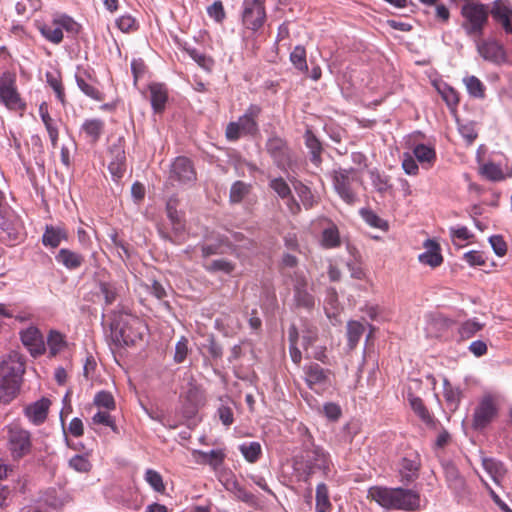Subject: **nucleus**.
I'll list each match as a JSON object with an SVG mask.
<instances>
[{
  "instance_id": "nucleus-1",
  "label": "nucleus",
  "mask_w": 512,
  "mask_h": 512,
  "mask_svg": "<svg viewBox=\"0 0 512 512\" xmlns=\"http://www.w3.org/2000/svg\"><path fill=\"white\" fill-rule=\"evenodd\" d=\"M368 497L385 510L410 512L420 509L421 506L418 492L401 487L373 486L368 490Z\"/></svg>"
},
{
  "instance_id": "nucleus-2",
  "label": "nucleus",
  "mask_w": 512,
  "mask_h": 512,
  "mask_svg": "<svg viewBox=\"0 0 512 512\" xmlns=\"http://www.w3.org/2000/svg\"><path fill=\"white\" fill-rule=\"evenodd\" d=\"M111 338L118 346H134L142 342L148 327L139 317L126 311L113 313Z\"/></svg>"
},
{
  "instance_id": "nucleus-3",
  "label": "nucleus",
  "mask_w": 512,
  "mask_h": 512,
  "mask_svg": "<svg viewBox=\"0 0 512 512\" xmlns=\"http://www.w3.org/2000/svg\"><path fill=\"white\" fill-rule=\"evenodd\" d=\"M25 373V360L13 351L0 362V404H9L20 392Z\"/></svg>"
},
{
  "instance_id": "nucleus-4",
  "label": "nucleus",
  "mask_w": 512,
  "mask_h": 512,
  "mask_svg": "<svg viewBox=\"0 0 512 512\" xmlns=\"http://www.w3.org/2000/svg\"><path fill=\"white\" fill-rule=\"evenodd\" d=\"M461 15L464 18L462 27L466 33L481 36L488 21V7L479 2H468L462 6Z\"/></svg>"
},
{
  "instance_id": "nucleus-5",
  "label": "nucleus",
  "mask_w": 512,
  "mask_h": 512,
  "mask_svg": "<svg viewBox=\"0 0 512 512\" xmlns=\"http://www.w3.org/2000/svg\"><path fill=\"white\" fill-rule=\"evenodd\" d=\"M261 113L258 105L252 104L248 107L245 114L239 117L238 121L230 122L226 128V137L228 140L235 141L244 135H255L258 132L256 119Z\"/></svg>"
},
{
  "instance_id": "nucleus-6",
  "label": "nucleus",
  "mask_w": 512,
  "mask_h": 512,
  "mask_svg": "<svg viewBox=\"0 0 512 512\" xmlns=\"http://www.w3.org/2000/svg\"><path fill=\"white\" fill-rule=\"evenodd\" d=\"M331 178L334 190L345 203L353 205L358 201L353 189V184L359 180L355 169L334 170Z\"/></svg>"
},
{
  "instance_id": "nucleus-7",
  "label": "nucleus",
  "mask_w": 512,
  "mask_h": 512,
  "mask_svg": "<svg viewBox=\"0 0 512 512\" xmlns=\"http://www.w3.org/2000/svg\"><path fill=\"white\" fill-rule=\"evenodd\" d=\"M7 448L14 460L22 459L32 451L31 433L18 426L7 427Z\"/></svg>"
},
{
  "instance_id": "nucleus-8",
  "label": "nucleus",
  "mask_w": 512,
  "mask_h": 512,
  "mask_svg": "<svg viewBox=\"0 0 512 512\" xmlns=\"http://www.w3.org/2000/svg\"><path fill=\"white\" fill-rule=\"evenodd\" d=\"M78 24L69 16L61 15L54 18L50 23L39 26L41 34L50 42L58 44L63 39V29L67 32L77 33Z\"/></svg>"
},
{
  "instance_id": "nucleus-9",
  "label": "nucleus",
  "mask_w": 512,
  "mask_h": 512,
  "mask_svg": "<svg viewBox=\"0 0 512 512\" xmlns=\"http://www.w3.org/2000/svg\"><path fill=\"white\" fill-rule=\"evenodd\" d=\"M24 236L23 226L19 218L10 212H5L0 217V241L14 245Z\"/></svg>"
},
{
  "instance_id": "nucleus-10",
  "label": "nucleus",
  "mask_w": 512,
  "mask_h": 512,
  "mask_svg": "<svg viewBox=\"0 0 512 512\" xmlns=\"http://www.w3.org/2000/svg\"><path fill=\"white\" fill-rule=\"evenodd\" d=\"M266 0H244L242 22L246 28L256 31L266 18L264 3Z\"/></svg>"
},
{
  "instance_id": "nucleus-11",
  "label": "nucleus",
  "mask_w": 512,
  "mask_h": 512,
  "mask_svg": "<svg viewBox=\"0 0 512 512\" xmlns=\"http://www.w3.org/2000/svg\"><path fill=\"white\" fill-rule=\"evenodd\" d=\"M0 102L12 110L25 106L17 92L15 77L7 72L0 75Z\"/></svg>"
},
{
  "instance_id": "nucleus-12",
  "label": "nucleus",
  "mask_w": 512,
  "mask_h": 512,
  "mask_svg": "<svg viewBox=\"0 0 512 512\" xmlns=\"http://www.w3.org/2000/svg\"><path fill=\"white\" fill-rule=\"evenodd\" d=\"M305 382L308 390H303L302 396L310 407L318 408L317 396L320 391V367L317 363L308 366Z\"/></svg>"
},
{
  "instance_id": "nucleus-13",
  "label": "nucleus",
  "mask_w": 512,
  "mask_h": 512,
  "mask_svg": "<svg viewBox=\"0 0 512 512\" xmlns=\"http://www.w3.org/2000/svg\"><path fill=\"white\" fill-rule=\"evenodd\" d=\"M497 415V406L490 396L484 397L478 404L473 415V427L482 429L486 427Z\"/></svg>"
},
{
  "instance_id": "nucleus-14",
  "label": "nucleus",
  "mask_w": 512,
  "mask_h": 512,
  "mask_svg": "<svg viewBox=\"0 0 512 512\" xmlns=\"http://www.w3.org/2000/svg\"><path fill=\"white\" fill-rule=\"evenodd\" d=\"M477 51L480 56L489 62L500 65L506 62L504 47L495 40H485L477 43Z\"/></svg>"
},
{
  "instance_id": "nucleus-15",
  "label": "nucleus",
  "mask_w": 512,
  "mask_h": 512,
  "mask_svg": "<svg viewBox=\"0 0 512 512\" xmlns=\"http://www.w3.org/2000/svg\"><path fill=\"white\" fill-rule=\"evenodd\" d=\"M424 252L418 255V261L422 265L437 268L443 263L441 246L435 239H426L423 242Z\"/></svg>"
},
{
  "instance_id": "nucleus-16",
  "label": "nucleus",
  "mask_w": 512,
  "mask_h": 512,
  "mask_svg": "<svg viewBox=\"0 0 512 512\" xmlns=\"http://www.w3.org/2000/svg\"><path fill=\"white\" fill-rule=\"evenodd\" d=\"M170 178L180 183H192L196 180V172L190 159L178 157L172 164Z\"/></svg>"
},
{
  "instance_id": "nucleus-17",
  "label": "nucleus",
  "mask_w": 512,
  "mask_h": 512,
  "mask_svg": "<svg viewBox=\"0 0 512 512\" xmlns=\"http://www.w3.org/2000/svg\"><path fill=\"white\" fill-rule=\"evenodd\" d=\"M491 15L495 21L501 24L506 33H512V5L508 0H495Z\"/></svg>"
},
{
  "instance_id": "nucleus-18",
  "label": "nucleus",
  "mask_w": 512,
  "mask_h": 512,
  "mask_svg": "<svg viewBox=\"0 0 512 512\" xmlns=\"http://www.w3.org/2000/svg\"><path fill=\"white\" fill-rule=\"evenodd\" d=\"M21 341L25 347L30 351L31 355L38 356L45 352V343L40 331L31 326L20 333Z\"/></svg>"
},
{
  "instance_id": "nucleus-19",
  "label": "nucleus",
  "mask_w": 512,
  "mask_h": 512,
  "mask_svg": "<svg viewBox=\"0 0 512 512\" xmlns=\"http://www.w3.org/2000/svg\"><path fill=\"white\" fill-rule=\"evenodd\" d=\"M343 242L338 226L331 220L322 219V248H337Z\"/></svg>"
},
{
  "instance_id": "nucleus-20",
  "label": "nucleus",
  "mask_w": 512,
  "mask_h": 512,
  "mask_svg": "<svg viewBox=\"0 0 512 512\" xmlns=\"http://www.w3.org/2000/svg\"><path fill=\"white\" fill-rule=\"evenodd\" d=\"M50 405L51 401L48 398L43 397L27 406L24 413L32 423L39 425L46 420Z\"/></svg>"
},
{
  "instance_id": "nucleus-21",
  "label": "nucleus",
  "mask_w": 512,
  "mask_h": 512,
  "mask_svg": "<svg viewBox=\"0 0 512 512\" xmlns=\"http://www.w3.org/2000/svg\"><path fill=\"white\" fill-rule=\"evenodd\" d=\"M267 150L279 167L285 168L290 164L289 151L281 139H270L267 143Z\"/></svg>"
},
{
  "instance_id": "nucleus-22",
  "label": "nucleus",
  "mask_w": 512,
  "mask_h": 512,
  "mask_svg": "<svg viewBox=\"0 0 512 512\" xmlns=\"http://www.w3.org/2000/svg\"><path fill=\"white\" fill-rule=\"evenodd\" d=\"M451 325V321L440 314H429L426 319V333L429 337H438Z\"/></svg>"
},
{
  "instance_id": "nucleus-23",
  "label": "nucleus",
  "mask_w": 512,
  "mask_h": 512,
  "mask_svg": "<svg viewBox=\"0 0 512 512\" xmlns=\"http://www.w3.org/2000/svg\"><path fill=\"white\" fill-rule=\"evenodd\" d=\"M482 466L496 485H500L502 483L506 475V469L502 462L494 458H483Z\"/></svg>"
},
{
  "instance_id": "nucleus-24",
  "label": "nucleus",
  "mask_w": 512,
  "mask_h": 512,
  "mask_svg": "<svg viewBox=\"0 0 512 512\" xmlns=\"http://www.w3.org/2000/svg\"><path fill=\"white\" fill-rule=\"evenodd\" d=\"M56 260L66 268L72 270L79 268L83 264L84 257L77 252L63 248L60 249L56 255Z\"/></svg>"
},
{
  "instance_id": "nucleus-25",
  "label": "nucleus",
  "mask_w": 512,
  "mask_h": 512,
  "mask_svg": "<svg viewBox=\"0 0 512 512\" xmlns=\"http://www.w3.org/2000/svg\"><path fill=\"white\" fill-rule=\"evenodd\" d=\"M104 121L101 119H87L81 126V131L90 139L91 143H96L104 131Z\"/></svg>"
},
{
  "instance_id": "nucleus-26",
  "label": "nucleus",
  "mask_w": 512,
  "mask_h": 512,
  "mask_svg": "<svg viewBox=\"0 0 512 512\" xmlns=\"http://www.w3.org/2000/svg\"><path fill=\"white\" fill-rule=\"evenodd\" d=\"M67 239V233L64 229L54 226H47L42 237L45 246L56 248L62 240Z\"/></svg>"
},
{
  "instance_id": "nucleus-27",
  "label": "nucleus",
  "mask_w": 512,
  "mask_h": 512,
  "mask_svg": "<svg viewBox=\"0 0 512 512\" xmlns=\"http://www.w3.org/2000/svg\"><path fill=\"white\" fill-rule=\"evenodd\" d=\"M252 191V185L244 181H236L232 184L229 192V201L231 204L241 203Z\"/></svg>"
},
{
  "instance_id": "nucleus-28",
  "label": "nucleus",
  "mask_w": 512,
  "mask_h": 512,
  "mask_svg": "<svg viewBox=\"0 0 512 512\" xmlns=\"http://www.w3.org/2000/svg\"><path fill=\"white\" fill-rule=\"evenodd\" d=\"M150 94H151V105L155 112H161L167 101V89L162 84H151L150 85Z\"/></svg>"
},
{
  "instance_id": "nucleus-29",
  "label": "nucleus",
  "mask_w": 512,
  "mask_h": 512,
  "mask_svg": "<svg viewBox=\"0 0 512 512\" xmlns=\"http://www.w3.org/2000/svg\"><path fill=\"white\" fill-rule=\"evenodd\" d=\"M480 174L489 181L498 182L506 178L500 165L486 162L480 166Z\"/></svg>"
},
{
  "instance_id": "nucleus-30",
  "label": "nucleus",
  "mask_w": 512,
  "mask_h": 512,
  "mask_svg": "<svg viewBox=\"0 0 512 512\" xmlns=\"http://www.w3.org/2000/svg\"><path fill=\"white\" fill-rule=\"evenodd\" d=\"M369 178L375 190L381 194L389 192L392 188L389 177L379 172L377 169L369 171Z\"/></svg>"
},
{
  "instance_id": "nucleus-31",
  "label": "nucleus",
  "mask_w": 512,
  "mask_h": 512,
  "mask_svg": "<svg viewBox=\"0 0 512 512\" xmlns=\"http://www.w3.org/2000/svg\"><path fill=\"white\" fill-rule=\"evenodd\" d=\"M224 485L225 488L232 492L239 500L246 503L253 501L254 496L242 488L233 476L227 478Z\"/></svg>"
},
{
  "instance_id": "nucleus-32",
  "label": "nucleus",
  "mask_w": 512,
  "mask_h": 512,
  "mask_svg": "<svg viewBox=\"0 0 512 512\" xmlns=\"http://www.w3.org/2000/svg\"><path fill=\"white\" fill-rule=\"evenodd\" d=\"M186 398L189 403L187 406H185L183 413L185 417L190 418L196 414L197 409L199 405L202 404L203 399L200 392L195 387L189 389Z\"/></svg>"
},
{
  "instance_id": "nucleus-33",
  "label": "nucleus",
  "mask_w": 512,
  "mask_h": 512,
  "mask_svg": "<svg viewBox=\"0 0 512 512\" xmlns=\"http://www.w3.org/2000/svg\"><path fill=\"white\" fill-rule=\"evenodd\" d=\"M413 154L420 163L428 164L429 166H431L436 159L435 150L431 146L425 144L416 145L413 150Z\"/></svg>"
},
{
  "instance_id": "nucleus-34",
  "label": "nucleus",
  "mask_w": 512,
  "mask_h": 512,
  "mask_svg": "<svg viewBox=\"0 0 512 512\" xmlns=\"http://www.w3.org/2000/svg\"><path fill=\"white\" fill-rule=\"evenodd\" d=\"M39 111H40V115H41L42 121H43V123H44V125L46 127V130H47L48 134H49L52 146L56 147L57 142H58V128H57V125H56L55 121L50 117L47 109L44 108L43 105L40 106Z\"/></svg>"
},
{
  "instance_id": "nucleus-35",
  "label": "nucleus",
  "mask_w": 512,
  "mask_h": 512,
  "mask_svg": "<svg viewBox=\"0 0 512 512\" xmlns=\"http://www.w3.org/2000/svg\"><path fill=\"white\" fill-rule=\"evenodd\" d=\"M365 331V327L361 322L349 321L347 324L348 345L351 349L355 348L361 336Z\"/></svg>"
},
{
  "instance_id": "nucleus-36",
  "label": "nucleus",
  "mask_w": 512,
  "mask_h": 512,
  "mask_svg": "<svg viewBox=\"0 0 512 512\" xmlns=\"http://www.w3.org/2000/svg\"><path fill=\"white\" fill-rule=\"evenodd\" d=\"M408 400L413 411L419 416V418L426 424L432 423V416L426 409L423 401L412 394L408 395Z\"/></svg>"
},
{
  "instance_id": "nucleus-37",
  "label": "nucleus",
  "mask_w": 512,
  "mask_h": 512,
  "mask_svg": "<svg viewBox=\"0 0 512 512\" xmlns=\"http://www.w3.org/2000/svg\"><path fill=\"white\" fill-rule=\"evenodd\" d=\"M466 89L470 96L474 98H484L485 87L476 76H468L463 79Z\"/></svg>"
},
{
  "instance_id": "nucleus-38",
  "label": "nucleus",
  "mask_w": 512,
  "mask_h": 512,
  "mask_svg": "<svg viewBox=\"0 0 512 512\" xmlns=\"http://www.w3.org/2000/svg\"><path fill=\"white\" fill-rule=\"evenodd\" d=\"M222 246H232V242L228 236L219 237L215 244L203 245L201 248L202 256L207 258L212 255L221 254L223 253V250L221 249Z\"/></svg>"
},
{
  "instance_id": "nucleus-39",
  "label": "nucleus",
  "mask_w": 512,
  "mask_h": 512,
  "mask_svg": "<svg viewBox=\"0 0 512 512\" xmlns=\"http://www.w3.org/2000/svg\"><path fill=\"white\" fill-rule=\"evenodd\" d=\"M239 450L250 463L256 462L261 455V445L258 442L244 443L239 446Z\"/></svg>"
},
{
  "instance_id": "nucleus-40",
  "label": "nucleus",
  "mask_w": 512,
  "mask_h": 512,
  "mask_svg": "<svg viewBox=\"0 0 512 512\" xmlns=\"http://www.w3.org/2000/svg\"><path fill=\"white\" fill-rule=\"evenodd\" d=\"M167 216L170 219L173 228L177 231L182 230L184 225L182 223L181 215L177 211V201L169 199L166 205Z\"/></svg>"
},
{
  "instance_id": "nucleus-41",
  "label": "nucleus",
  "mask_w": 512,
  "mask_h": 512,
  "mask_svg": "<svg viewBox=\"0 0 512 512\" xmlns=\"http://www.w3.org/2000/svg\"><path fill=\"white\" fill-rule=\"evenodd\" d=\"M360 215L363 218V220L371 227L378 228L381 230H386L388 228L386 221L381 219L377 214H375L370 209H361Z\"/></svg>"
},
{
  "instance_id": "nucleus-42",
  "label": "nucleus",
  "mask_w": 512,
  "mask_h": 512,
  "mask_svg": "<svg viewBox=\"0 0 512 512\" xmlns=\"http://www.w3.org/2000/svg\"><path fill=\"white\" fill-rule=\"evenodd\" d=\"M203 463L209 464L213 468H217L223 463L224 453L221 450H211L209 452L198 451L197 452Z\"/></svg>"
},
{
  "instance_id": "nucleus-43",
  "label": "nucleus",
  "mask_w": 512,
  "mask_h": 512,
  "mask_svg": "<svg viewBox=\"0 0 512 512\" xmlns=\"http://www.w3.org/2000/svg\"><path fill=\"white\" fill-rule=\"evenodd\" d=\"M418 469L419 463L417 461L409 458L402 459L400 473L405 480L411 481L417 475Z\"/></svg>"
},
{
  "instance_id": "nucleus-44",
  "label": "nucleus",
  "mask_w": 512,
  "mask_h": 512,
  "mask_svg": "<svg viewBox=\"0 0 512 512\" xmlns=\"http://www.w3.org/2000/svg\"><path fill=\"white\" fill-rule=\"evenodd\" d=\"M76 82L80 90L88 97L98 101L103 99L101 92L96 87L89 84L84 78L81 77V75L76 74Z\"/></svg>"
},
{
  "instance_id": "nucleus-45",
  "label": "nucleus",
  "mask_w": 512,
  "mask_h": 512,
  "mask_svg": "<svg viewBox=\"0 0 512 512\" xmlns=\"http://www.w3.org/2000/svg\"><path fill=\"white\" fill-rule=\"evenodd\" d=\"M483 327L484 324L480 323L477 319H469L461 325L459 333L463 338H470L482 330Z\"/></svg>"
},
{
  "instance_id": "nucleus-46",
  "label": "nucleus",
  "mask_w": 512,
  "mask_h": 512,
  "mask_svg": "<svg viewBox=\"0 0 512 512\" xmlns=\"http://www.w3.org/2000/svg\"><path fill=\"white\" fill-rule=\"evenodd\" d=\"M290 60L297 69L301 71L308 70L306 62V52L304 47L296 46L290 54Z\"/></svg>"
},
{
  "instance_id": "nucleus-47",
  "label": "nucleus",
  "mask_w": 512,
  "mask_h": 512,
  "mask_svg": "<svg viewBox=\"0 0 512 512\" xmlns=\"http://www.w3.org/2000/svg\"><path fill=\"white\" fill-rule=\"evenodd\" d=\"M306 146L310 149L312 159L318 162L320 159V141L313 134L311 129H307L305 133Z\"/></svg>"
},
{
  "instance_id": "nucleus-48",
  "label": "nucleus",
  "mask_w": 512,
  "mask_h": 512,
  "mask_svg": "<svg viewBox=\"0 0 512 512\" xmlns=\"http://www.w3.org/2000/svg\"><path fill=\"white\" fill-rule=\"evenodd\" d=\"M234 268L235 265L232 262L225 259L213 260L211 263L205 266V269L209 272L222 271L226 274H230L231 272H233Z\"/></svg>"
},
{
  "instance_id": "nucleus-49",
  "label": "nucleus",
  "mask_w": 512,
  "mask_h": 512,
  "mask_svg": "<svg viewBox=\"0 0 512 512\" xmlns=\"http://www.w3.org/2000/svg\"><path fill=\"white\" fill-rule=\"evenodd\" d=\"M46 79H47V83L50 85V87L56 93L58 100L61 101V103H64L65 93H64V88L62 86L60 78L54 73L47 72Z\"/></svg>"
},
{
  "instance_id": "nucleus-50",
  "label": "nucleus",
  "mask_w": 512,
  "mask_h": 512,
  "mask_svg": "<svg viewBox=\"0 0 512 512\" xmlns=\"http://www.w3.org/2000/svg\"><path fill=\"white\" fill-rule=\"evenodd\" d=\"M458 131L467 144H472L478 135L473 122L459 123Z\"/></svg>"
},
{
  "instance_id": "nucleus-51",
  "label": "nucleus",
  "mask_w": 512,
  "mask_h": 512,
  "mask_svg": "<svg viewBox=\"0 0 512 512\" xmlns=\"http://www.w3.org/2000/svg\"><path fill=\"white\" fill-rule=\"evenodd\" d=\"M145 479L155 491L161 493L165 491L162 476L157 471L148 469L145 473Z\"/></svg>"
},
{
  "instance_id": "nucleus-52",
  "label": "nucleus",
  "mask_w": 512,
  "mask_h": 512,
  "mask_svg": "<svg viewBox=\"0 0 512 512\" xmlns=\"http://www.w3.org/2000/svg\"><path fill=\"white\" fill-rule=\"evenodd\" d=\"M187 53L200 67L208 71L211 70L214 62L210 57L196 49H187Z\"/></svg>"
},
{
  "instance_id": "nucleus-53",
  "label": "nucleus",
  "mask_w": 512,
  "mask_h": 512,
  "mask_svg": "<svg viewBox=\"0 0 512 512\" xmlns=\"http://www.w3.org/2000/svg\"><path fill=\"white\" fill-rule=\"evenodd\" d=\"M94 403L98 407H103L108 410L115 409V401L114 397L110 392L107 391H100L95 395Z\"/></svg>"
},
{
  "instance_id": "nucleus-54",
  "label": "nucleus",
  "mask_w": 512,
  "mask_h": 512,
  "mask_svg": "<svg viewBox=\"0 0 512 512\" xmlns=\"http://www.w3.org/2000/svg\"><path fill=\"white\" fill-rule=\"evenodd\" d=\"M100 292L104 296L106 305L113 304L118 296V291L114 284L108 282L100 283Z\"/></svg>"
},
{
  "instance_id": "nucleus-55",
  "label": "nucleus",
  "mask_w": 512,
  "mask_h": 512,
  "mask_svg": "<svg viewBox=\"0 0 512 512\" xmlns=\"http://www.w3.org/2000/svg\"><path fill=\"white\" fill-rule=\"evenodd\" d=\"M270 187L282 199L288 198L291 195V190L288 184L282 178H275L270 181Z\"/></svg>"
},
{
  "instance_id": "nucleus-56",
  "label": "nucleus",
  "mask_w": 512,
  "mask_h": 512,
  "mask_svg": "<svg viewBox=\"0 0 512 512\" xmlns=\"http://www.w3.org/2000/svg\"><path fill=\"white\" fill-rule=\"evenodd\" d=\"M70 467L78 472H89L92 465L90 461L83 455H75L69 461Z\"/></svg>"
},
{
  "instance_id": "nucleus-57",
  "label": "nucleus",
  "mask_w": 512,
  "mask_h": 512,
  "mask_svg": "<svg viewBox=\"0 0 512 512\" xmlns=\"http://www.w3.org/2000/svg\"><path fill=\"white\" fill-rule=\"evenodd\" d=\"M443 100L449 107H455L459 103L458 92L450 86H445L440 90Z\"/></svg>"
},
{
  "instance_id": "nucleus-58",
  "label": "nucleus",
  "mask_w": 512,
  "mask_h": 512,
  "mask_svg": "<svg viewBox=\"0 0 512 512\" xmlns=\"http://www.w3.org/2000/svg\"><path fill=\"white\" fill-rule=\"evenodd\" d=\"M188 354V340L185 337H181V339L176 343L175 346V354L174 361L176 363H182Z\"/></svg>"
},
{
  "instance_id": "nucleus-59",
  "label": "nucleus",
  "mask_w": 512,
  "mask_h": 512,
  "mask_svg": "<svg viewBox=\"0 0 512 512\" xmlns=\"http://www.w3.org/2000/svg\"><path fill=\"white\" fill-rule=\"evenodd\" d=\"M323 412L330 421H337L342 416L341 407L333 402H328L323 406Z\"/></svg>"
},
{
  "instance_id": "nucleus-60",
  "label": "nucleus",
  "mask_w": 512,
  "mask_h": 512,
  "mask_svg": "<svg viewBox=\"0 0 512 512\" xmlns=\"http://www.w3.org/2000/svg\"><path fill=\"white\" fill-rule=\"evenodd\" d=\"M489 243L491 244L493 251L497 256H504L507 252L506 242L503 240L500 235H493L489 238Z\"/></svg>"
},
{
  "instance_id": "nucleus-61",
  "label": "nucleus",
  "mask_w": 512,
  "mask_h": 512,
  "mask_svg": "<svg viewBox=\"0 0 512 512\" xmlns=\"http://www.w3.org/2000/svg\"><path fill=\"white\" fill-rule=\"evenodd\" d=\"M207 13L211 18L215 19L217 22H221L226 16L221 1H215L213 4L208 6Z\"/></svg>"
},
{
  "instance_id": "nucleus-62",
  "label": "nucleus",
  "mask_w": 512,
  "mask_h": 512,
  "mask_svg": "<svg viewBox=\"0 0 512 512\" xmlns=\"http://www.w3.org/2000/svg\"><path fill=\"white\" fill-rule=\"evenodd\" d=\"M463 259L470 265V266H482L485 264L486 260L483 254L479 251H468L464 253Z\"/></svg>"
},
{
  "instance_id": "nucleus-63",
  "label": "nucleus",
  "mask_w": 512,
  "mask_h": 512,
  "mask_svg": "<svg viewBox=\"0 0 512 512\" xmlns=\"http://www.w3.org/2000/svg\"><path fill=\"white\" fill-rule=\"evenodd\" d=\"M445 473L447 480L455 487L463 486L464 481L455 466L447 465L445 468Z\"/></svg>"
},
{
  "instance_id": "nucleus-64",
  "label": "nucleus",
  "mask_w": 512,
  "mask_h": 512,
  "mask_svg": "<svg viewBox=\"0 0 512 512\" xmlns=\"http://www.w3.org/2000/svg\"><path fill=\"white\" fill-rule=\"evenodd\" d=\"M63 342V336L59 332H50L47 343L48 346L50 347L51 354L55 355L60 350L61 346L63 345Z\"/></svg>"
}]
</instances>
